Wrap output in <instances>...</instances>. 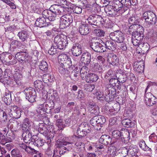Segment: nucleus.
Instances as JSON below:
<instances>
[{
    "instance_id": "nucleus-31",
    "label": "nucleus",
    "mask_w": 157,
    "mask_h": 157,
    "mask_svg": "<svg viewBox=\"0 0 157 157\" xmlns=\"http://www.w3.org/2000/svg\"><path fill=\"white\" fill-rule=\"evenodd\" d=\"M38 132H39L44 136L46 135L47 133L48 132H49L47 128V125L44 123H39L38 124Z\"/></svg>"
},
{
    "instance_id": "nucleus-9",
    "label": "nucleus",
    "mask_w": 157,
    "mask_h": 157,
    "mask_svg": "<svg viewBox=\"0 0 157 157\" xmlns=\"http://www.w3.org/2000/svg\"><path fill=\"white\" fill-rule=\"evenodd\" d=\"M111 39L118 43H121L124 40V36L122 32L119 30L111 33L109 35Z\"/></svg>"
},
{
    "instance_id": "nucleus-49",
    "label": "nucleus",
    "mask_w": 157,
    "mask_h": 157,
    "mask_svg": "<svg viewBox=\"0 0 157 157\" xmlns=\"http://www.w3.org/2000/svg\"><path fill=\"white\" fill-rule=\"evenodd\" d=\"M6 136L7 137L6 139L7 140V142H11L12 140L14 139L15 136L14 133L11 131H8L6 134Z\"/></svg>"
},
{
    "instance_id": "nucleus-24",
    "label": "nucleus",
    "mask_w": 157,
    "mask_h": 157,
    "mask_svg": "<svg viewBox=\"0 0 157 157\" xmlns=\"http://www.w3.org/2000/svg\"><path fill=\"white\" fill-rule=\"evenodd\" d=\"M31 122L28 118H25L23 121L22 127V129L24 131H31L34 128L31 126Z\"/></svg>"
},
{
    "instance_id": "nucleus-4",
    "label": "nucleus",
    "mask_w": 157,
    "mask_h": 157,
    "mask_svg": "<svg viewBox=\"0 0 157 157\" xmlns=\"http://www.w3.org/2000/svg\"><path fill=\"white\" fill-rule=\"evenodd\" d=\"M60 18L59 27L63 29L68 27L73 22L74 16L71 13L63 14Z\"/></svg>"
},
{
    "instance_id": "nucleus-61",
    "label": "nucleus",
    "mask_w": 157,
    "mask_h": 157,
    "mask_svg": "<svg viewBox=\"0 0 157 157\" xmlns=\"http://www.w3.org/2000/svg\"><path fill=\"white\" fill-rule=\"evenodd\" d=\"M8 61L7 62V63H6V65H12L16 63L17 61H16V60L14 59L11 60L13 57V56L12 55L8 54Z\"/></svg>"
},
{
    "instance_id": "nucleus-48",
    "label": "nucleus",
    "mask_w": 157,
    "mask_h": 157,
    "mask_svg": "<svg viewBox=\"0 0 157 157\" xmlns=\"http://www.w3.org/2000/svg\"><path fill=\"white\" fill-rule=\"evenodd\" d=\"M39 68L41 70L46 72L48 70V64L46 62L43 60L40 63L39 66Z\"/></svg>"
},
{
    "instance_id": "nucleus-59",
    "label": "nucleus",
    "mask_w": 157,
    "mask_h": 157,
    "mask_svg": "<svg viewBox=\"0 0 157 157\" xmlns=\"http://www.w3.org/2000/svg\"><path fill=\"white\" fill-rule=\"evenodd\" d=\"M56 125L60 129H62L66 126L65 124H63V122L62 119H58L56 121Z\"/></svg>"
},
{
    "instance_id": "nucleus-43",
    "label": "nucleus",
    "mask_w": 157,
    "mask_h": 157,
    "mask_svg": "<svg viewBox=\"0 0 157 157\" xmlns=\"http://www.w3.org/2000/svg\"><path fill=\"white\" fill-rule=\"evenodd\" d=\"M139 145L140 148L143 150L149 151H151V148H150L146 145L145 141L143 140H142L139 143Z\"/></svg>"
},
{
    "instance_id": "nucleus-13",
    "label": "nucleus",
    "mask_w": 157,
    "mask_h": 157,
    "mask_svg": "<svg viewBox=\"0 0 157 157\" xmlns=\"http://www.w3.org/2000/svg\"><path fill=\"white\" fill-rule=\"evenodd\" d=\"M66 142H63L58 139L56 142L57 147L59 148V153L61 155L67 153L69 151V148L64 146L67 145Z\"/></svg>"
},
{
    "instance_id": "nucleus-50",
    "label": "nucleus",
    "mask_w": 157,
    "mask_h": 157,
    "mask_svg": "<svg viewBox=\"0 0 157 157\" xmlns=\"http://www.w3.org/2000/svg\"><path fill=\"white\" fill-rule=\"evenodd\" d=\"M94 33L96 36L99 37L104 36L105 34V33L104 31L99 29H94Z\"/></svg>"
},
{
    "instance_id": "nucleus-34",
    "label": "nucleus",
    "mask_w": 157,
    "mask_h": 157,
    "mask_svg": "<svg viewBox=\"0 0 157 157\" xmlns=\"http://www.w3.org/2000/svg\"><path fill=\"white\" fill-rule=\"evenodd\" d=\"M122 125L125 127L130 128L133 127L135 123L131 120L128 118H125L122 121Z\"/></svg>"
},
{
    "instance_id": "nucleus-27",
    "label": "nucleus",
    "mask_w": 157,
    "mask_h": 157,
    "mask_svg": "<svg viewBox=\"0 0 157 157\" xmlns=\"http://www.w3.org/2000/svg\"><path fill=\"white\" fill-rule=\"evenodd\" d=\"M46 17L44 16L40 17L36 19L35 25L37 27H42L46 26Z\"/></svg>"
},
{
    "instance_id": "nucleus-55",
    "label": "nucleus",
    "mask_w": 157,
    "mask_h": 157,
    "mask_svg": "<svg viewBox=\"0 0 157 157\" xmlns=\"http://www.w3.org/2000/svg\"><path fill=\"white\" fill-rule=\"evenodd\" d=\"M12 157H22V154L17 149H14L11 151Z\"/></svg>"
},
{
    "instance_id": "nucleus-47",
    "label": "nucleus",
    "mask_w": 157,
    "mask_h": 157,
    "mask_svg": "<svg viewBox=\"0 0 157 157\" xmlns=\"http://www.w3.org/2000/svg\"><path fill=\"white\" fill-rule=\"evenodd\" d=\"M97 18L95 21V23L94 25L95 26H100L102 25L103 24H104V19L102 17L99 15H98L97 16Z\"/></svg>"
},
{
    "instance_id": "nucleus-33",
    "label": "nucleus",
    "mask_w": 157,
    "mask_h": 157,
    "mask_svg": "<svg viewBox=\"0 0 157 157\" xmlns=\"http://www.w3.org/2000/svg\"><path fill=\"white\" fill-rule=\"evenodd\" d=\"M22 75L21 74L18 73H16L14 76L13 81L17 86H22Z\"/></svg>"
},
{
    "instance_id": "nucleus-32",
    "label": "nucleus",
    "mask_w": 157,
    "mask_h": 157,
    "mask_svg": "<svg viewBox=\"0 0 157 157\" xmlns=\"http://www.w3.org/2000/svg\"><path fill=\"white\" fill-rule=\"evenodd\" d=\"M98 78V76L94 73H89L86 76V82H94L97 81Z\"/></svg>"
},
{
    "instance_id": "nucleus-45",
    "label": "nucleus",
    "mask_w": 157,
    "mask_h": 157,
    "mask_svg": "<svg viewBox=\"0 0 157 157\" xmlns=\"http://www.w3.org/2000/svg\"><path fill=\"white\" fill-rule=\"evenodd\" d=\"M97 16V14H93L90 15L87 19L89 24L94 25Z\"/></svg>"
},
{
    "instance_id": "nucleus-16",
    "label": "nucleus",
    "mask_w": 157,
    "mask_h": 157,
    "mask_svg": "<svg viewBox=\"0 0 157 157\" xmlns=\"http://www.w3.org/2000/svg\"><path fill=\"white\" fill-rule=\"evenodd\" d=\"M107 61L113 66H117L119 64V59L117 56L113 53H109L107 56Z\"/></svg>"
},
{
    "instance_id": "nucleus-14",
    "label": "nucleus",
    "mask_w": 157,
    "mask_h": 157,
    "mask_svg": "<svg viewBox=\"0 0 157 157\" xmlns=\"http://www.w3.org/2000/svg\"><path fill=\"white\" fill-rule=\"evenodd\" d=\"M48 10L56 15L57 14L62 15L64 14V10L63 8L58 4H54L52 5Z\"/></svg>"
},
{
    "instance_id": "nucleus-19",
    "label": "nucleus",
    "mask_w": 157,
    "mask_h": 157,
    "mask_svg": "<svg viewBox=\"0 0 157 157\" xmlns=\"http://www.w3.org/2000/svg\"><path fill=\"white\" fill-rule=\"evenodd\" d=\"M112 140L111 137L106 134L102 135L99 140V142L105 145H112L113 143L112 142Z\"/></svg>"
},
{
    "instance_id": "nucleus-57",
    "label": "nucleus",
    "mask_w": 157,
    "mask_h": 157,
    "mask_svg": "<svg viewBox=\"0 0 157 157\" xmlns=\"http://www.w3.org/2000/svg\"><path fill=\"white\" fill-rule=\"evenodd\" d=\"M95 88V86L93 84L85 85L83 89L88 91H92Z\"/></svg>"
},
{
    "instance_id": "nucleus-10",
    "label": "nucleus",
    "mask_w": 157,
    "mask_h": 157,
    "mask_svg": "<svg viewBox=\"0 0 157 157\" xmlns=\"http://www.w3.org/2000/svg\"><path fill=\"white\" fill-rule=\"evenodd\" d=\"M9 115L10 117L14 119H18L21 116V111L18 107L15 105L11 106L8 110Z\"/></svg>"
},
{
    "instance_id": "nucleus-26",
    "label": "nucleus",
    "mask_w": 157,
    "mask_h": 157,
    "mask_svg": "<svg viewBox=\"0 0 157 157\" xmlns=\"http://www.w3.org/2000/svg\"><path fill=\"white\" fill-rule=\"evenodd\" d=\"M97 116L98 119V127L96 128V129L97 130H100L101 127L103 126L104 123L105 122L106 120L105 117L102 115Z\"/></svg>"
},
{
    "instance_id": "nucleus-38",
    "label": "nucleus",
    "mask_w": 157,
    "mask_h": 157,
    "mask_svg": "<svg viewBox=\"0 0 157 157\" xmlns=\"http://www.w3.org/2000/svg\"><path fill=\"white\" fill-rule=\"evenodd\" d=\"M139 47L142 50L140 54H143L147 52L150 48L149 44L147 43H142Z\"/></svg>"
},
{
    "instance_id": "nucleus-12",
    "label": "nucleus",
    "mask_w": 157,
    "mask_h": 157,
    "mask_svg": "<svg viewBox=\"0 0 157 157\" xmlns=\"http://www.w3.org/2000/svg\"><path fill=\"white\" fill-rule=\"evenodd\" d=\"M58 58L62 62L60 64L70 68L72 66L71 59L67 55L62 54L58 56Z\"/></svg>"
},
{
    "instance_id": "nucleus-23",
    "label": "nucleus",
    "mask_w": 157,
    "mask_h": 157,
    "mask_svg": "<svg viewBox=\"0 0 157 157\" xmlns=\"http://www.w3.org/2000/svg\"><path fill=\"white\" fill-rule=\"evenodd\" d=\"M81 60L84 65H88L91 61V55L88 52L83 53L81 57Z\"/></svg>"
},
{
    "instance_id": "nucleus-29",
    "label": "nucleus",
    "mask_w": 157,
    "mask_h": 157,
    "mask_svg": "<svg viewBox=\"0 0 157 157\" xmlns=\"http://www.w3.org/2000/svg\"><path fill=\"white\" fill-rule=\"evenodd\" d=\"M130 133L127 130L122 132L120 137L121 141L124 144L127 143L130 139Z\"/></svg>"
},
{
    "instance_id": "nucleus-52",
    "label": "nucleus",
    "mask_w": 157,
    "mask_h": 157,
    "mask_svg": "<svg viewBox=\"0 0 157 157\" xmlns=\"http://www.w3.org/2000/svg\"><path fill=\"white\" fill-rule=\"evenodd\" d=\"M44 106L46 111L47 110L49 109L50 110H51L54 108V103L52 101L49 102H48L47 103H44Z\"/></svg>"
},
{
    "instance_id": "nucleus-60",
    "label": "nucleus",
    "mask_w": 157,
    "mask_h": 157,
    "mask_svg": "<svg viewBox=\"0 0 157 157\" xmlns=\"http://www.w3.org/2000/svg\"><path fill=\"white\" fill-rule=\"evenodd\" d=\"M4 27L6 32H11L13 31L16 29V26L14 25H9L7 26V25L4 24Z\"/></svg>"
},
{
    "instance_id": "nucleus-56",
    "label": "nucleus",
    "mask_w": 157,
    "mask_h": 157,
    "mask_svg": "<svg viewBox=\"0 0 157 157\" xmlns=\"http://www.w3.org/2000/svg\"><path fill=\"white\" fill-rule=\"evenodd\" d=\"M87 68L86 66H83L82 67H81L80 73L81 76L82 78H83L84 77L86 78V76L88 74H87Z\"/></svg>"
},
{
    "instance_id": "nucleus-21",
    "label": "nucleus",
    "mask_w": 157,
    "mask_h": 157,
    "mask_svg": "<svg viewBox=\"0 0 157 157\" xmlns=\"http://www.w3.org/2000/svg\"><path fill=\"white\" fill-rule=\"evenodd\" d=\"M17 36L19 37V39L23 42L27 41L29 37L28 31L24 29L20 30L18 33Z\"/></svg>"
},
{
    "instance_id": "nucleus-58",
    "label": "nucleus",
    "mask_w": 157,
    "mask_h": 157,
    "mask_svg": "<svg viewBox=\"0 0 157 157\" xmlns=\"http://www.w3.org/2000/svg\"><path fill=\"white\" fill-rule=\"evenodd\" d=\"M8 53L3 52L0 54V59L2 61L7 63V62L8 61Z\"/></svg>"
},
{
    "instance_id": "nucleus-8",
    "label": "nucleus",
    "mask_w": 157,
    "mask_h": 157,
    "mask_svg": "<svg viewBox=\"0 0 157 157\" xmlns=\"http://www.w3.org/2000/svg\"><path fill=\"white\" fill-rule=\"evenodd\" d=\"M117 95L115 87L109 88L105 90V96L103 98L106 101L109 102L113 101Z\"/></svg>"
},
{
    "instance_id": "nucleus-18",
    "label": "nucleus",
    "mask_w": 157,
    "mask_h": 157,
    "mask_svg": "<svg viewBox=\"0 0 157 157\" xmlns=\"http://www.w3.org/2000/svg\"><path fill=\"white\" fill-rule=\"evenodd\" d=\"M71 52L73 55L75 56H79L82 53L81 45L78 43H76L73 45Z\"/></svg>"
},
{
    "instance_id": "nucleus-28",
    "label": "nucleus",
    "mask_w": 157,
    "mask_h": 157,
    "mask_svg": "<svg viewBox=\"0 0 157 157\" xmlns=\"http://www.w3.org/2000/svg\"><path fill=\"white\" fill-rule=\"evenodd\" d=\"M143 29H144L141 25L138 24H134L129 26L128 31L129 32L132 33V35L136 31L138 30V32H140V31H141Z\"/></svg>"
},
{
    "instance_id": "nucleus-41",
    "label": "nucleus",
    "mask_w": 157,
    "mask_h": 157,
    "mask_svg": "<svg viewBox=\"0 0 157 157\" xmlns=\"http://www.w3.org/2000/svg\"><path fill=\"white\" fill-rule=\"evenodd\" d=\"M8 119L7 115L5 111L0 109V121L3 122L7 121Z\"/></svg>"
},
{
    "instance_id": "nucleus-53",
    "label": "nucleus",
    "mask_w": 157,
    "mask_h": 157,
    "mask_svg": "<svg viewBox=\"0 0 157 157\" xmlns=\"http://www.w3.org/2000/svg\"><path fill=\"white\" fill-rule=\"evenodd\" d=\"M88 110L90 113L95 115H98L100 113L99 108L98 105L93 107Z\"/></svg>"
},
{
    "instance_id": "nucleus-39",
    "label": "nucleus",
    "mask_w": 157,
    "mask_h": 157,
    "mask_svg": "<svg viewBox=\"0 0 157 157\" xmlns=\"http://www.w3.org/2000/svg\"><path fill=\"white\" fill-rule=\"evenodd\" d=\"M105 44V48L109 50L113 51L115 49V45L111 40H108Z\"/></svg>"
},
{
    "instance_id": "nucleus-25",
    "label": "nucleus",
    "mask_w": 157,
    "mask_h": 157,
    "mask_svg": "<svg viewBox=\"0 0 157 157\" xmlns=\"http://www.w3.org/2000/svg\"><path fill=\"white\" fill-rule=\"evenodd\" d=\"M33 131V130L30 131L29 130L25 131V132L22 134V137L23 138V140L25 143H30V142L29 141L32 140V134Z\"/></svg>"
},
{
    "instance_id": "nucleus-51",
    "label": "nucleus",
    "mask_w": 157,
    "mask_h": 157,
    "mask_svg": "<svg viewBox=\"0 0 157 157\" xmlns=\"http://www.w3.org/2000/svg\"><path fill=\"white\" fill-rule=\"evenodd\" d=\"M122 133V132H121L118 130H114L112 132V137L113 138L118 139L120 138V137L121 136V135Z\"/></svg>"
},
{
    "instance_id": "nucleus-40",
    "label": "nucleus",
    "mask_w": 157,
    "mask_h": 157,
    "mask_svg": "<svg viewBox=\"0 0 157 157\" xmlns=\"http://www.w3.org/2000/svg\"><path fill=\"white\" fill-rule=\"evenodd\" d=\"M105 77L106 79L109 80L112 78L116 77V74L115 75L114 71L110 69L105 73Z\"/></svg>"
},
{
    "instance_id": "nucleus-36",
    "label": "nucleus",
    "mask_w": 157,
    "mask_h": 157,
    "mask_svg": "<svg viewBox=\"0 0 157 157\" xmlns=\"http://www.w3.org/2000/svg\"><path fill=\"white\" fill-rule=\"evenodd\" d=\"M2 100L7 105L10 104L12 101L11 92L8 91L5 93L4 97L2 98Z\"/></svg>"
},
{
    "instance_id": "nucleus-1",
    "label": "nucleus",
    "mask_w": 157,
    "mask_h": 157,
    "mask_svg": "<svg viewBox=\"0 0 157 157\" xmlns=\"http://www.w3.org/2000/svg\"><path fill=\"white\" fill-rule=\"evenodd\" d=\"M142 18L145 22L144 25L146 28L155 25L157 26V17L156 15L152 12L147 11L145 12L143 14Z\"/></svg>"
},
{
    "instance_id": "nucleus-7",
    "label": "nucleus",
    "mask_w": 157,
    "mask_h": 157,
    "mask_svg": "<svg viewBox=\"0 0 157 157\" xmlns=\"http://www.w3.org/2000/svg\"><path fill=\"white\" fill-rule=\"evenodd\" d=\"M23 92L25 95L26 99L31 103L36 101V92L34 88L32 87L26 88Z\"/></svg>"
},
{
    "instance_id": "nucleus-22",
    "label": "nucleus",
    "mask_w": 157,
    "mask_h": 157,
    "mask_svg": "<svg viewBox=\"0 0 157 157\" xmlns=\"http://www.w3.org/2000/svg\"><path fill=\"white\" fill-rule=\"evenodd\" d=\"M42 15L50 21H54L56 17V15L48 10H44L42 13Z\"/></svg>"
},
{
    "instance_id": "nucleus-37",
    "label": "nucleus",
    "mask_w": 157,
    "mask_h": 157,
    "mask_svg": "<svg viewBox=\"0 0 157 157\" xmlns=\"http://www.w3.org/2000/svg\"><path fill=\"white\" fill-rule=\"evenodd\" d=\"M116 77L118 78V82L121 83H124L126 81V79L123 74V72L121 70L118 71L116 74Z\"/></svg>"
},
{
    "instance_id": "nucleus-15",
    "label": "nucleus",
    "mask_w": 157,
    "mask_h": 157,
    "mask_svg": "<svg viewBox=\"0 0 157 157\" xmlns=\"http://www.w3.org/2000/svg\"><path fill=\"white\" fill-rule=\"evenodd\" d=\"M13 52L12 54L15 55V57L20 62V63H24V61L25 59L28 51L26 49H22L20 52Z\"/></svg>"
},
{
    "instance_id": "nucleus-3",
    "label": "nucleus",
    "mask_w": 157,
    "mask_h": 157,
    "mask_svg": "<svg viewBox=\"0 0 157 157\" xmlns=\"http://www.w3.org/2000/svg\"><path fill=\"white\" fill-rule=\"evenodd\" d=\"M69 37L66 35L60 34L56 36L54 39V44L56 45V48L60 50L65 49L68 43Z\"/></svg>"
},
{
    "instance_id": "nucleus-62",
    "label": "nucleus",
    "mask_w": 157,
    "mask_h": 157,
    "mask_svg": "<svg viewBox=\"0 0 157 157\" xmlns=\"http://www.w3.org/2000/svg\"><path fill=\"white\" fill-rule=\"evenodd\" d=\"M97 116H95L94 117L92 118L90 120V123L96 129V128L98 127L97 123H98V119Z\"/></svg>"
},
{
    "instance_id": "nucleus-44",
    "label": "nucleus",
    "mask_w": 157,
    "mask_h": 157,
    "mask_svg": "<svg viewBox=\"0 0 157 157\" xmlns=\"http://www.w3.org/2000/svg\"><path fill=\"white\" fill-rule=\"evenodd\" d=\"M140 63H141V61L136 64V65H134V68L136 71L138 73L143 72L144 67L143 63V65H141L140 64Z\"/></svg>"
},
{
    "instance_id": "nucleus-6",
    "label": "nucleus",
    "mask_w": 157,
    "mask_h": 157,
    "mask_svg": "<svg viewBox=\"0 0 157 157\" xmlns=\"http://www.w3.org/2000/svg\"><path fill=\"white\" fill-rule=\"evenodd\" d=\"M98 39L96 37L92 38L90 40V46L95 52H103L106 51L104 46L98 41Z\"/></svg>"
},
{
    "instance_id": "nucleus-35",
    "label": "nucleus",
    "mask_w": 157,
    "mask_h": 157,
    "mask_svg": "<svg viewBox=\"0 0 157 157\" xmlns=\"http://www.w3.org/2000/svg\"><path fill=\"white\" fill-rule=\"evenodd\" d=\"M19 41L17 40H14L10 44V49L11 52L13 53L15 52H17L18 49L16 47L20 44Z\"/></svg>"
},
{
    "instance_id": "nucleus-63",
    "label": "nucleus",
    "mask_w": 157,
    "mask_h": 157,
    "mask_svg": "<svg viewBox=\"0 0 157 157\" xmlns=\"http://www.w3.org/2000/svg\"><path fill=\"white\" fill-rule=\"evenodd\" d=\"M34 86L36 88H37L38 89L43 88L44 87L43 82L40 80H37L34 82Z\"/></svg>"
},
{
    "instance_id": "nucleus-46",
    "label": "nucleus",
    "mask_w": 157,
    "mask_h": 157,
    "mask_svg": "<svg viewBox=\"0 0 157 157\" xmlns=\"http://www.w3.org/2000/svg\"><path fill=\"white\" fill-rule=\"evenodd\" d=\"M46 134V135L44 136H45V138L48 140L47 143H50L53 140L54 136V133L48 132Z\"/></svg>"
},
{
    "instance_id": "nucleus-64",
    "label": "nucleus",
    "mask_w": 157,
    "mask_h": 157,
    "mask_svg": "<svg viewBox=\"0 0 157 157\" xmlns=\"http://www.w3.org/2000/svg\"><path fill=\"white\" fill-rule=\"evenodd\" d=\"M86 105L88 110L93 108V107L97 106L95 103L92 100H89L87 102Z\"/></svg>"
},
{
    "instance_id": "nucleus-11",
    "label": "nucleus",
    "mask_w": 157,
    "mask_h": 157,
    "mask_svg": "<svg viewBox=\"0 0 157 157\" xmlns=\"http://www.w3.org/2000/svg\"><path fill=\"white\" fill-rule=\"evenodd\" d=\"M144 101L146 104L149 106H152L157 102V98L150 92L145 94Z\"/></svg>"
},
{
    "instance_id": "nucleus-30",
    "label": "nucleus",
    "mask_w": 157,
    "mask_h": 157,
    "mask_svg": "<svg viewBox=\"0 0 157 157\" xmlns=\"http://www.w3.org/2000/svg\"><path fill=\"white\" fill-rule=\"evenodd\" d=\"M128 155L132 157H138L137 154L138 152V149L137 147L133 146H130L128 148Z\"/></svg>"
},
{
    "instance_id": "nucleus-5",
    "label": "nucleus",
    "mask_w": 157,
    "mask_h": 157,
    "mask_svg": "<svg viewBox=\"0 0 157 157\" xmlns=\"http://www.w3.org/2000/svg\"><path fill=\"white\" fill-rule=\"evenodd\" d=\"M144 29L138 32V30L135 32L132 35V42L134 45L140 47L143 43L144 35Z\"/></svg>"
},
{
    "instance_id": "nucleus-54",
    "label": "nucleus",
    "mask_w": 157,
    "mask_h": 157,
    "mask_svg": "<svg viewBox=\"0 0 157 157\" xmlns=\"http://www.w3.org/2000/svg\"><path fill=\"white\" fill-rule=\"evenodd\" d=\"M44 104H42L39 105L38 109L36 110L37 112L40 114L42 115L46 112V109L44 107Z\"/></svg>"
},
{
    "instance_id": "nucleus-2",
    "label": "nucleus",
    "mask_w": 157,
    "mask_h": 157,
    "mask_svg": "<svg viewBox=\"0 0 157 157\" xmlns=\"http://www.w3.org/2000/svg\"><path fill=\"white\" fill-rule=\"evenodd\" d=\"M91 128L86 123L80 124L77 130V133L78 136L73 135L71 136L73 140H76L86 136L88 133L90 132Z\"/></svg>"
},
{
    "instance_id": "nucleus-42",
    "label": "nucleus",
    "mask_w": 157,
    "mask_h": 157,
    "mask_svg": "<svg viewBox=\"0 0 157 157\" xmlns=\"http://www.w3.org/2000/svg\"><path fill=\"white\" fill-rule=\"evenodd\" d=\"M19 146L21 148L24 149L29 153H31L32 150L33 149L29 146H27L24 143L19 144Z\"/></svg>"
},
{
    "instance_id": "nucleus-17",
    "label": "nucleus",
    "mask_w": 157,
    "mask_h": 157,
    "mask_svg": "<svg viewBox=\"0 0 157 157\" xmlns=\"http://www.w3.org/2000/svg\"><path fill=\"white\" fill-rule=\"evenodd\" d=\"M70 68L60 64L58 67V71L62 76L65 78L69 77L70 76Z\"/></svg>"
},
{
    "instance_id": "nucleus-20",
    "label": "nucleus",
    "mask_w": 157,
    "mask_h": 157,
    "mask_svg": "<svg viewBox=\"0 0 157 157\" xmlns=\"http://www.w3.org/2000/svg\"><path fill=\"white\" fill-rule=\"evenodd\" d=\"M78 31L81 34L86 35L90 33L91 29L88 24H81L78 27Z\"/></svg>"
}]
</instances>
